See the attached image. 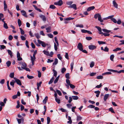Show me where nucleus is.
I'll use <instances>...</instances> for the list:
<instances>
[{
    "mask_svg": "<svg viewBox=\"0 0 124 124\" xmlns=\"http://www.w3.org/2000/svg\"><path fill=\"white\" fill-rule=\"evenodd\" d=\"M55 99L56 102L58 104H59L60 103L61 100L60 99L56 98H55Z\"/></svg>",
    "mask_w": 124,
    "mask_h": 124,
    "instance_id": "obj_30",
    "label": "nucleus"
},
{
    "mask_svg": "<svg viewBox=\"0 0 124 124\" xmlns=\"http://www.w3.org/2000/svg\"><path fill=\"white\" fill-rule=\"evenodd\" d=\"M109 51L108 48L106 46L104 49V51L106 52H108Z\"/></svg>",
    "mask_w": 124,
    "mask_h": 124,
    "instance_id": "obj_55",
    "label": "nucleus"
},
{
    "mask_svg": "<svg viewBox=\"0 0 124 124\" xmlns=\"http://www.w3.org/2000/svg\"><path fill=\"white\" fill-rule=\"evenodd\" d=\"M7 51L8 52V53L10 55L11 57H12L13 56V54L11 51L9 50H7Z\"/></svg>",
    "mask_w": 124,
    "mask_h": 124,
    "instance_id": "obj_25",
    "label": "nucleus"
},
{
    "mask_svg": "<svg viewBox=\"0 0 124 124\" xmlns=\"http://www.w3.org/2000/svg\"><path fill=\"white\" fill-rule=\"evenodd\" d=\"M56 91L59 95L60 96L61 95L62 93L59 90H56Z\"/></svg>",
    "mask_w": 124,
    "mask_h": 124,
    "instance_id": "obj_59",
    "label": "nucleus"
},
{
    "mask_svg": "<svg viewBox=\"0 0 124 124\" xmlns=\"http://www.w3.org/2000/svg\"><path fill=\"white\" fill-rule=\"evenodd\" d=\"M17 22L18 26L19 27H20L21 25V20L19 19H18Z\"/></svg>",
    "mask_w": 124,
    "mask_h": 124,
    "instance_id": "obj_39",
    "label": "nucleus"
},
{
    "mask_svg": "<svg viewBox=\"0 0 124 124\" xmlns=\"http://www.w3.org/2000/svg\"><path fill=\"white\" fill-rule=\"evenodd\" d=\"M58 63V60L57 58H55V59L54 62L53 63V65H56Z\"/></svg>",
    "mask_w": 124,
    "mask_h": 124,
    "instance_id": "obj_22",
    "label": "nucleus"
},
{
    "mask_svg": "<svg viewBox=\"0 0 124 124\" xmlns=\"http://www.w3.org/2000/svg\"><path fill=\"white\" fill-rule=\"evenodd\" d=\"M113 16H108L107 17L103 18V20H106L108 19L111 18L113 17Z\"/></svg>",
    "mask_w": 124,
    "mask_h": 124,
    "instance_id": "obj_24",
    "label": "nucleus"
},
{
    "mask_svg": "<svg viewBox=\"0 0 124 124\" xmlns=\"http://www.w3.org/2000/svg\"><path fill=\"white\" fill-rule=\"evenodd\" d=\"M11 63L10 61H7L6 63V64H7V66L9 67Z\"/></svg>",
    "mask_w": 124,
    "mask_h": 124,
    "instance_id": "obj_29",
    "label": "nucleus"
},
{
    "mask_svg": "<svg viewBox=\"0 0 124 124\" xmlns=\"http://www.w3.org/2000/svg\"><path fill=\"white\" fill-rule=\"evenodd\" d=\"M83 45L81 43H79L77 46V47L80 51L82 50L83 49Z\"/></svg>",
    "mask_w": 124,
    "mask_h": 124,
    "instance_id": "obj_7",
    "label": "nucleus"
},
{
    "mask_svg": "<svg viewBox=\"0 0 124 124\" xmlns=\"http://www.w3.org/2000/svg\"><path fill=\"white\" fill-rule=\"evenodd\" d=\"M102 31L104 32H105L108 33H109L110 32V31L104 29H102Z\"/></svg>",
    "mask_w": 124,
    "mask_h": 124,
    "instance_id": "obj_27",
    "label": "nucleus"
},
{
    "mask_svg": "<svg viewBox=\"0 0 124 124\" xmlns=\"http://www.w3.org/2000/svg\"><path fill=\"white\" fill-rule=\"evenodd\" d=\"M40 17L44 22H45L46 21V19L45 16H40Z\"/></svg>",
    "mask_w": 124,
    "mask_h": 124,
    "instance_id": "obj_15",
    "label": "nucleus"
},
{
    "mask_svg": "<svg viewBox=\"0 0 124 124\" xmlns=\"http://www.w3.org/2000/svg\"><path fill=\"white\" fill-rule=\"evenodd\" d=\"M66 69L65 68H63L62 69H61V72L62 73H63L65 71H66Z\"/></svg>",
    "mask_w": 124,
    "mask_h": 124,
    "instance_id": "obj_41",
    "label": "nucleus"
},
{
    "mask_svg": "<svg viewBox=\"0 0 124 124\" xmlns=\"http://www.w3.org/2000/svg\"><path fill=\"white\" fill-rule=\"evenodd\" d=\"M108 70L109 71H111L113 72H116L118 73H120L122 72L124 73V70H122L118 71L113 70L109 69Z\"/></svg>",
    "mask_w": 124,
    "mask_h": 124,
    "instance_id": "obj_1",
    "label": "nucleus"
},
{
    "mask_svg": "<svg viewBox=\"0 0 124 124\" xmlns=\"http://www.w3.org/2000/svg\"><path fill=\"white\" fill-rule=\"evenodd\" d=\"M114 55L112 54L110 55V60L112 61H113V59L114 58Z\"/></svg>",
    "mask_w": 124,
    "mask_h": 124,
    "instance_id": "obj_45",
    "label": "nucleus"
},
{
    "mask_svg": "<svg viewBox=\"0 0 124 124\" xmlns=\"http://www.w3.org/2000/svg\"><path fill=\"white\" fill-rule=\"evenodd\" d=\"M74 19L73 18H71L70 17H68L64 19L65 20L69 21L71 20H72Z\"/></svg>",
    "mask_w": 124,
    "mask_h": 124,
    "instance_id": "obj_38",
    "label": "nucleus"
},
{
    "mask_svg": "<svg viewBox=\"0 0 124 124\" xmlns=\"http://www.w3.org/2000/svg\"><path fill=\"white\" fill-rule=\"evenodd\" d=\"M76 27H79L80 28H82L84 27V26L82 24H77L76 25Z\"/></svg>",
    "mask_w": 124,
    "mask_h": 124,
    "instance_id": "obj_28",
    "label": "nucleus"
},
{
    "mask_svg": "<svg viewBox=\"0 0 124 124\" xmlns=\"http://www.w3.org/2000/svg\"><path fill=\"white\" fill-rule=\"evenodd\" d=\"M27 78L29 79H32L34 78V77L32 76H29L28 75H27Z\"/></svg>",
    "mask_w": 124,
    "mask_h": 124,
    "instance_id": "obj_50",
    "label": "nucleus"
},
{
    "mask_svg": "<svg viewBox=\"0 0 124 124\" xmlns=\"http://www.w3.org/2000/svg\"><path fill=\"white\" fill-rule=\"evenodd\" d=\"M103 76H102L100 75L97 77V78L98 79H102L103 78Z\"/></svg>",
    "mask_w": 124,
    "mask_h": 124,
    "instance_id": "obj_52",
    "label": "nucleus"
},
{
    "mask_svg": "<svg viewBox=\"0 0 124 124\" xmlns=\"http://www.w3.org/2000/svg\"><path fill=\"white\" fill-rule=\"evenodd\" d=\"M109 111L111 112L112 113H115V112L113 108L112 107H111L110 108L108 109Z\"/></svg>",
    "mask_w": 124,
    "mask_h": 124,
    "instance_id": "obj_26",
    "label": "nucleus"
},
{
    "mask_svg": "<svg viewBox=\"0 0 124 124\" xmlns=\"http://www.w3.org/2000/svg\"><path fill=\"white\" fill-rule=\"evenodd\" d=\"M35 35L37 39H39L40 38V36L38 33L35 34Z\"/></svg>",
    "mask_w": 124,
    "mask_h": 124,
    "instance_id": "obj_37",
    "label": "nucleus"
},
{
    "mask_svg": "<svg viewBox=\"0 0 124 124\" xmlns=\"http://www.w3.org/2000/svg\"><path fill=\"white\" fill-rule=\"evenodd\" d=\"M14 79L15 80H16V82L18 85H21V83L20 80L19 79H18L17 78H16L15 77H14Z\"/></svg>",
    "mask_w": 124,
    "mask_h": 124,
    "instance_id": "obj_5",
    "label": "nucleus"
},
{
    "mask_svg": "<svg viewBox=\"0 0 124 124\" xmlns=\"http://www.w3.org/2000/svg\"><path fill=\"white\" fill-rule=\"evenodd\" d=\"M74 61H73V62L70 64V69L72 71V70L73 66L74 65Z\"/></svg>",
    "mask_w": 124,
    "mask_h": 124,
    "instance_id": "obj_31",
    "label": "nucleus"
},
{
    "mask_svg": "<svg viewBox=\"0 0 124 124\" xmlns=\"http://www.w3.org/2000/svg\"><path fill=\"white\" fill-rule=\"evenodd\" d=\"M20 38L23 41L26 40V38L23 36H21Z\"/></svg>",
    "mask_w": 124,
    "mask_h": 124,
    "instance_id": "obj_53",
    "label": "nucleus"
},
{
    "mask_svg": "<svg viewBox=\"0 0 124 124\" xmlns=\"http://www.w3.org/2000/svg\"><path fill=\"white\" fill-rule=\"evenodd\" d=\"M98 19L99 21H100L101 22H102L103 21V20L101 19V16H98Z\"/></svg>",
    "mask_w": 124,
    "mask_h": 124,
    "instance_id": "obj_35",
    "label": "nucleus"
},
{
    "mask_svg": "<svg viewBox=\"0 0 124 124\" xmlns=\"http://www.w3.org/2000/svg\"><path fill=\"white\" fill-rule=\"evenodd\" d=\"M95 106L92 105H90L88 106L87 107L88 108H95Z\"/></svg>",
    "mask_w": 124,
    "mask_h": 124,
    "instance_id": "obj_54",
    "label": "nucleus"
},
{
    "mask_svg": "<svg viewBox=\"0 0 124 124\" xmlns=\"http://www.w3.org/2000/svg\"><path fill=\"white\" fill-rule=\"evenodd\" d=\"M47 124H49L50 123V117H47Z\"/></svg>",
    "mask_w": 124,
    "mask_h": 124,
    "instance_id": "obj_58",
    "label": "nucleus"
},
{
    "mask_svg": "<svg viewBox=\"0 0 124 124\" xmlns=\"http://www.w3.org/2000/svg\"><path fill=\"white\" fill-rule=\"evenodd\" d=\"M48 97L47 96H46L44 99L43 101V103L44 104H46V103L47 101V100Z\"/></svg>",
    "mask_w": 124,
    "mask_h": 124,
    "instance_id": "obj_17",
    "label": "nucleus"
},
{
    "mask_svg": "<svg viewBox=\"0 0 124 124\" xmlns=\"http://www.w3.org/2000/svg\"><path fill=\"white\" fill-rule=\"evenodd\" d=\"M46 29L47 31L46 32L47 33L50 32H51V28L50 27H49L46 28Z\"/></svg>",
    "mask_w": 124,
    "mask_h": 124,
    "instance_id": "obj_16",
    "label": "nucleus"
},
{
    "mask_svg": "<svg viewBox=\"0 0 124 124\" xmlns=\"http://www.w3.org/2000/svg\"><path fill=\"white\" fill-rule=\"evenodd\" d=\"M110 19L114 23H117V21L115 18L112 17Z\"/></svg>",
    "mask_w": 124,
    "mask_h": 124,
    "instance_id": "obj_47",
    "label": "nucleus"
},
{
    "mask_svg": "<svg viewBox=\"0 0 124 124\" xmlns=\"http://www.w3.org/2000/svg\"><path fill=\"white\" fill-rule=\"evenodd\" d=\"M73 3V2L72 1H68L66 2V3L68 5L70 6Z\"/></svg>",
    "mask_w": 124,
    "mask_h": 124,
    "instance_id": "obj_18",
    "label": "nucleus"
},
{
    "mask_svg": "<svg viewBox=\"0 0 124 124\" xmlns=\"http://www.w3.org/2000/svg\"><path fill=\"white\" fill-rule=\"evenodd\" d=\"M37 50H35L34 52V53L33 54V59H36V58L35 57V55L37 53Z\"/></svg>",
    "mask_w": 124,
    "mask_h": 124,
    "instance_id": "obj_14",
    "label": "nucleus"
},
{
    "mask_svg": "<svg viewBox=\"0 0 124 124\" xmlns=\"http://www.w3.org/2000/svg\"><path fill=\"white\" fill-rule=\"evenodd\" d=\"M63 3L62 1V0H59L58 2H54V4L59 6H61Z\"/></svg>",
    "mask_w": 124,
    "mask_h": 124,
    "instance_id": "obj_3",
    "label": "nucleus"
},
{
    "mask_svg": "<svg viewBox=\"0 0 124 124\" xmlns=\"http://www.w3.org/2000/svg\"><path fill=\"white\" fill-rule=\"evenodd\" d=\"M43 52L44 53V54L47 56H49V53L48 51H47L45 50H44L43 51Z\"/></svg>",
    "mask_w": 124,
    "mask_h": 124,
    "instance_id": "obj_23",
    "label": "nucleus"
},
{
    "mask_svg": "<svg viewBox=\"0 0 124 124\" xmlns=\"http://www.w3.org/2000/svg\"><path fill=\"white\" fill-rule=\"evenodd\" d=\"M49 8H50L52 9H54L56 7L54 5H51L50 6Z\"/></svg>",
    "mask_w": 124,
    "mask_h": 124,
    "instance_id": "obj_51",
    "label": "nucleus"
},
{
    "mask_svg": "<svg viewBox=\"0 0 124 124\" xmlns=\"http://www.w3.org/2000/svg\"><path fill=\"white\" fill-rule=\"evenodd\" d=\"M111 73L110 72H107L102 74V75H110L111 74Z\"/></svg>",
    "mask_w": 124,
    "mask_h": 124,
    "instance_id": "obj_60",
    "label": "nucleus"
},
{
    "mask_svg": "<svg viewBox=\"0 0 124 124\" xmlns=\"http://www.w3.org/2000/svg\"><path fill=\"white\" fill-rule=\"evenodd\" d=\"M54 39L56 43L57 44V45L58 46H59V43L57 40V39L56 37H54Z\"/></svg>",
    "mask_w": 124,
    "mask_h": 124,
    "instance_id": "obj_43",
    "label": "nucleus"
},
{
    "mask_svg": "<svg viewBox=\"0 0 124 124\" xmlns=\"http://www.w3.org/2000/svg\"><path fill=\"white\" fill-rule=\"evenodd\" d=\"M38 43L39 44H41L42 46L43 47H45L46 46L45 43L43 41H42L39 39L38 40Z\"/></svg>",
    "mask_w": 124,
    "mask_h": 124,
    "instance_id": "obj_2",
    "label": "nucleus"
},
{
    "mask_svg": "<svg viewBox=\"0 0 124 124\" xmlns=\"http://www.w3.org/2000/svg\"><path fill=\"white\" fill-rule=\"evenodd\" d=\"M68 7L69 8H73L74 9L76 10L77 9L76 5L75 4H73L69 6Z\"/></svg>",
    "mask_w": 124,
    "mask_h": 124,
    "instance_id": "obj_8",
    "label": "nucleus"
},
{
    "mask_svg": "<svg viewBox=\"0 0 124 124\" xmlns=\"http://www.w3.org/2000/svg\"><path fill=\"white\" fill-rule=\"evenodd\" d=\"M54 79V78L53 77L51 78L50 79V81L49 82L48 84L49 85H50V84H52V82H53Z\"/></svg>",
    "mask_w": 124,
    "mask_h": 124,
    "instance_id": "obj_13",
    "label": "nucleus"
},
{
    "mask_svg": "<svg viewBox=\"0 0 124 124\" xmlns=\"http://www.w3.org/2000/svg\"><path fill=\"white\" fill-rule=\"evenodd\" d=\"M98 43L99 44H105L106 43V42H104L102 41H98Z\"/></svg>",
    "mask_w": 124,
    "mask_h": 124,
    "instance_id": "obj_36",
    "label": "nucleus"
},
{
    "mask_svg": "<svg viewBox=\"0 0 124 124\" xmlns=\"http://www.w3.org/2000/svg\"><path fill=\"white\" fill-rule=\"evenodd\" d=\"M66 82L67 84L70 85V80L68 79H67L66 80Z\"/></svg>",
    "mask_w": 124,
    "mask_h": 124,
    "instance_id": "obj_56",
    "label": "nucleus"
},
{
    "mask_svg": "<svg viewBox=\"0 0 124 124\" xmlns=\"http://www.w3.org/2000/svg\"><path fill=\"white\" fill-rule=\"evenodd\" d=\"M72 97L74 100H77L78 99V97L77 96H72Z\"/></svg>",
    "mask_w": 124,
    "mask_h": 124,
    "instance_id": "obj_34",
    "label": "nucleus"
},
{
    "mask_svg": "<svg viewBox=\"0 0 124 124\" xmlns=\"http://www.w3.org/2000/svg\"><path fill=\"white\" fill-rule=\"evenodd\" d=\"M69 76L70 74L69 73L66 74L65 75V76L66 78L67 79H69Z\"/></svg>",
    "mask_w": 124,
    "mask_h": 124,
    "instance_id": "obj_46",
    "label": "nucleus"
},
{
    "mask_svg": "<svg viewBox=\"0 0 124 124\" xmlns=\"http://www.w3.org/2000/svg\"><path fill=\"white\" fill-rule=\"evenodd\" d=\"M97 46L95 45H89L88 46V48L89 49L91 50H94L96 49Z\"/></svg>",
    "mask_w": 124,
    "mask_h": 124,
    "instance_id": "obj_6",
    "label": "nucleus"
},
{
    "mask_svg": "<svg viewBox=\"0 0 124 124\" xmlns=\"http://www.w3.org/2000/svg\"><path fill=\"white\" fill-rule=\"evenodd\" d=\"M68 119L69 120V121L67 122V123H68L71 124L72 123V121L71 120V117H70V116H69L68 117Z\"/></svg>",
    "mask_w": 124,
    "mask_h": 124,
    "instance_id": "obj_19",
    "label": "nucleus"
},
{
    "mask_svg": "<svg viewBox=\"0 0 124 124\" xmlns=\"http://www.w3.org/2000/svg\"><path fill=\"white\" fill-rule=\"evenodd\" d=\"M69 100L68 101V102L69 103H70L71 101H72V97H69Z\"/></svg>",
    "mask_w": 124,
    "mask_h": 124,
    "instance_id": "obj_61",
    "label": "nucleus"
},
{
    "mask_svg": "<svg viewBox=\"0 0 124 124\" xmlns=\"http://www.w3.org/2000/svg\"><path fill=\"white\" fill-rule=\"evenodd\" d=\"M4 10H6L7 8V6L5 0L4 1Z\"/></svg>",
    "mask_w": 124,
    "mask_h": 124,
    "instance_id": "obj_11",
    "label": "nucleus"
},
{
    "mask_svg": "<svg viewBox=\"0 0 124 124\" xmlns=\"http://www.w3.org/2000/svg\"><path fill=\"white\" fill-rule=\"evenodd\" d=\"M121 50V49L119 47H117L115 49H114L113 50V51H118Z\"/></svg>",
    "mask_w": 124,
    "mask_h": 124,
    "instance_id": "obj_33",
    "label": "nucleus"
},
{
    "mask_svg": "<svg viewBox=\"0 0 124 124\" xmlns=\"http://www.w3.org/2000/svg\"><path fill=\"white\" fill-rule=\"evenodd\" d=\"M95 28H97L99 31L100 32H101V28L98 26H96Z\"/></svg>",
    "mask_w": 124,
    "mask_h": 124,
    "instance_id": "obj_62",
    "label": "nucleus"
},
{
    "mask_svg": "<svg viewBox=\"0 0 124 124\" xmlns=\"http://www.w3.org/2000/svg\"><path fill=\"white\" fill-rule=\"evenodd\" d=\"M53 70L54 73V76L56 77L57 76V72L54 69H53Z\"/></svg>",
    "mask_w": 124,
    "mask_h": 124,
    "instance_id": "obj_32",
    "label": "nucleus"
},
{
    "mask_svg": "<svg viewBox=\"0 0 124 124\" xmlns=\"http://www.w3.org/2000/svg\"><path fill=\"white\" fill-rule=\"evenodd\" d=\"M95 8V7L94 6H92L88 8L87 9V11H89L91 10H92Z\"/></svg>",
    "mask_w": 124,
    "mask_h": 124,
    "instance_id": "obj_9",
    "label": "nucleus"
},
{
    "mask_svg": "<svg viewBox=\"0 0 124 124\" xmlns=\"http://www.w3.org/2000/svg\"><path fill=\"white\" fill-rule=\"evenodd\" d=\"M57 46H57V45H56V44L55 43H54V48L55 50V51H57V49H58Z\"/></svg>",
    "mask_w": 124,
    "mask_h": 124,
    "instance_id": "obj_63",
    "label": "nucleus"
},
{
    "mask_svg": "<svg viewBox=\"0 0 124 124\" xmlns=\"http://www.w3.org/2000/svg\"><path fill=\"white\" fill-rule=\"evenodd\" d=\"M5 80L4 79H2L0 81V83L2 84H3L5 82Z\"/></svg>",
    "mask_w": 124,
    "mask_h": 124,
    "instance_id": "obj_64",
    "label": "nucleus"
},
{
    "mask_svg": "<svg viewBox=\"0 0 124 124\" xmlns=\"http://www.w3.org/2000/svg\"><path fill=\"white\" fill-rule=\"evenodd\" d=\"M109 96V94H106L105 95L104 97V99L105 101Z\"/></svg>",
    "mask_w": 124,
    "mask_h": 124,
    "instance_id": "obj_12",
    "label": "nucleus"
},
{
    "mask_svg": "<svg viewBox=\"0 0 124 124\" xmlns=\"http://www.w3.org/2000/svg\"><path fill=\"white\" fill-rule=\"evenodd\" d=\"M82 117H81L80 116H77V121H79L81 120L82 119Z\"/></svg>",
    "mask_w": 124,
    "mask_h": 124,
    "instance_id": "obj_49",
    "label": "nucleus"
},
{
    "mask_svg": "<svg viewBox=\"0 0 124 124\" xmlns=\"http://www.w3.org/2000/svg\"><path fill=\"white\" fill-rule=\"evenodd\" d=\"M113 3L114 7L116 8H118V5L116 3L115 1L113 0Z\"/></svg>",
    "mask_w": 124,
    "mask_h": 124,
    "instance_id": "obj_10",
    "label": "nucleus"
},
{
    "mask_svg": "<svg viewBox=\"0 0 124 124\" xmlns=\"http://www.w3.org/2000/svg\"><path fill=\"white\" fill-rule=\"evenodd\" d=\"M31 59L32 62V64L33 65L34 64V62L35 59H34L33 58V57L32 56H31Z\"/></svg>",
    "mask_w": 124,
    "mask_h": 124,
    "instance_id": "obj_21",
    "label": "nucleus"
},
{
    "mask_svg": "<svg viewBox=\"0 0 124 124\" xmlns=\"http://www.w3.org/2000/svg\"><path fill=\"white\" fill-rule=\"evenodd\" d=\"M22 14L23 16H26V13L23 10H22L21 11Z\"/></svg>",
    "mask_w": 124,
    "mask_h": 124,
    "instance_id": "obj_40",
    "label": "nucleus"
},
{
    "mask_svg": "<svg viewBox=\"0 0 124 124\" xmlns=\"http://www.w3.org/2000/svg\"><path fill=\"white\" fill-rule=\"evenodd\" d=\"M94 63L93 62H92L90 64V66L91 67H93L94 65Z\"/></svg>",
    "mask_w": 124,
    "mask_h": 124,
    "instance_id": "obj_48",
    "label": "nucleus"
},
{
    "mask_svg": "<svg viewBox=\"0 0 124 124\" xmlns=\"http://www.w3.org/2000/svg\"><path fill=\"white\" fill-rule=\"evenodd\" d=\"M3 26L6 29H7L8 28L7 24L5 23H4Z\"/></svg>",
    "mask_w": 124,
    "mask_h": 124,
    "instance_id": "obj_44",
    "label": "nucleus"
},
{
    "mask_svg": "<svg viewBox=\"0 0 124 124\" xmlns=\"http://www.w3.org/2000/svg\"><path fill=\"white\" fill-rule=\"evenodd\" d=\"M18 63L19 64L22 66L21 68L23 69H24V67L25 68L26 67V64L24 62H23L22 61H20Z\"/></svg>",
    "mask_w": 124,
    "mask_h": 124,
    "instance_id": "obj_4",
    "label": "nucleus"
},
{
    "mask_svg": "<svg viewBox=\"0 0 124 124\" xmlns=\"http://www.w3.org/2000/svg\"><path fill=\"white\" fill-rule=\"evenodd\" d=\"M14 72L11 73L9 74V77L11 78H14Z\"/></svg>",
    "mask_w": 124,
    "mask_h": 124,
    "instance_id": "obj_20",
    "label": "nucleus"
},
{
    "mask_svg": "<svg viewBox=\"0 0 124 124\" xmlns=\"http://www.w3.org/2000/svg\"><path fill=\"white\" fill-rule=\"evenodd\" d=\"M92 38L90 37H86V39L88 40H90L92 39Z\"/></svg>",
    "mask_w": 124,
    "mask_h": 124,
    "instance_id": "obj_57",
    "label": "nucleus"
},
{
    "mask_svg": "<svg viewBox=\"0 0 124 124\" xmlns=\"http://www.w3.org/2000/svg\"><path fill=\"white\" fill-rule=\"evenodd\" d=\"M19 29L21 31V34L22 35H23L24 34V31L21 28H19Z\"/></svg>",
    "mask_w": 124,
    "mask_h": 124,
    "instance_id": "obj_42",
    "label": "nucleus"
}]
</instances>
